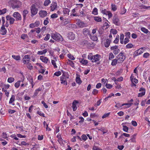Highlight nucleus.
Masks as SVG:
<instances>
[{"label": "nucleus", "instance_id": "obj_55", "mask_svg": "<svg viewBox=\"0 0 150 150\" xmlns=\"http://www.w3.org/2000/svg\"><path fill=\"white\" fill-rule=\"evenodd\" d=\"M120 51V50L117 48L115 50H114V51H113V53L115 55H116Z\"/></svg>", "mask_w": 150, "mask_h": 150}, {"label": "nucleus", "instance_id": "obj_36", "mask_svg": "<svg viewBox=\"0 0 150 150\" xmlns=\"http://www.w3.org/2000/svg\"><path fill=\"white\" fill-rule=\"evenodd\" d=\"M80 62L83 64L86 65L88 63V61L83 59L80 61Z\"/></svg>", "mask_w": 150, "mask_h": 150}, {"label": "nucleus", "instance_id": "obj_64", "mask_svg": "<svg viewBox=\"0 0 150 150\" xmlns=\"http://www.w3.org/2000/svg\"><path fill=\"white\" fill-rule=\"evenodd\" d=\"M93 150H102V149H100V148L98 147L94 146L93 148Z\"/></svg>", "mask_w": 150, "mask_h": 150}, {"label": "nucleus", "instance_id": "obj_15", "mask_svg": "<svg viewBox=\"0 0 150 150\" xmlns=\"http://www.w3.org/2000/svg\"><path fill=\"white\" fill-rule=\"evenodd\" d=\"M67 78L64 76H61V83H63L64 85H67Z\"/></svg>", "mask_w": 150, "mask_h": 150}, {"label": "nucleus", "instance_id": "obj_30", "mask_svg": "<svg viewBox=\"0 0 150 150\" xmlns=\"http://www.w3.org/2000/svg\"><path fill=\"white\" fill-rule=\"evenodd\" d=\"M124 123H123L122 124V125L123 130L124 131L126 132H128L129 128L126 126L124 125Z\"/></svg>", "mask_w": 150, "mask_h": 150}, {"label": "nucleus", "instance_id": "obj_22", "mask_svg": "<svg viewBox=\"0 0 150 150\" xmlns=\"http://www.w3.org/2000/svg\"><path fill=\"white\" fill-rule=\"evenodd\" d=\"M6 30L5 27L4 25H2L1 27V32H2V35H5L6 33Z\"/></svg>", "mask_w": 150, "mask_h": 150}, {"label": "nucleus", "instance_id": "obj_16", "mask_svg": "<svg viewBox=\"0 0 150 150\" xmlns=\"http://www.w3.org/2000/svg\"><path fill=\"white\" fill-rule=\"evenodd\" d=\"M111 41V39H107L105 40L104 45L106 47H108L110 45Z\"/></svg>", "mask_w": 150, "mask_h": 150}, {"label": "nucleus", "instance_id": "obj_63", "mask_svg": "<svg viewBox=\"0 0 150 150\" xmlns=\"http://www.w3.org/2000/svg\"><path fill=\"white\" fill-rule=\"evenodd\" d=\"M105 86L107 88L109 89H110L112 87V85L110 84L106 83V84L105 85Z\"/></svg>", "mask_w": 150, "mask_h": 150}, {"label": "nucleus", "instance_id": "obj_60", "mask_svg": "<svg viewBox=\"0 0 150 150\" xmlns=\"http://www.w3.org/2000/svg\"><path fill=\"white\" fill-rule=\"evenodd\" d=\"M68 57L71 60H74L75 59V58L71 54H69L68 55Z\"/></svg>", "mask_w": 150, "mask_h": 150}, {"label": "nucleus", "instance_id": "obj_39", "mask_svg": "<svg viewBox=\"0 0 150 150\" xmlns=\"http://www.w3.org/2000/svg\"><path fill=\"white\" fill-rule=\"evenodd\" d=\"M98 9L96 8H94L92 11V13L94 15H97L98 14Z\"/></svg>", "mask_w": 150, "mask_h": 150}, {"label": "nucleus", "instance_id": "obj_33", "mask_svg": "<svg viewBox=\"0 0 150 150\" xmlns=\"http://www.w3.org/2000/svg\"><path fill=\"white\" fill-rule=\"evenodd\" d=\"M54 59H55V60H52L51 62L52 64L53 65L54 67L55 68H56L57 67V66L56 65L55 61H57V60L56 57H54Z\"/></svg>", "mask_w": 150, "mask_h": 150}, {"label": "nucleus", "instance_id": "obj_49", "mask_svg": "<svg viewBox=\"0 0 150 150\" xmlns=\"http://www.w3.org/2000/svg\"><path fill=\"white\" fill-rule=\"evenodd\" d=\"M110 32L111 33H112L113 34H116L117 33V30L114 29H111Z\"/></svg>", "mask_w": 150, "mask_h": 150}, {"label": "nucleus", "instance_id": "obj_29", "mask_svg": "<svg viewBox=\"0 0 150 150\" xmlns=\"http://www.w3.org/2000/svg\"><path fill=\"white\" fill-rule=\"evenodd\" d=\"M12 57L13 59L17 61L20 60L21 59V57L19 55H12Z\"/></svg>", "mask_w": 150, "mask_h": 150}, {"label": "nucleus", "instance_id": "obj_17", "mask_svg": "<svg viewBox=\"0 0 150 150\" xmlns=\"http://www.w3.org/2000/svg\"><path fill=\"white\" fill-rule=\"evenodd\" d=\"M57 7V4L55 2L52 3L50 6L51 10V11H53L55 10Z\"/></svg>", "mask_w": 150, "mask_h": 150}, {"label": "nucleus", "instance_id": "obj_5", "mask_svg": "<svg viewBox=\"0 0 150 150\" xmlns=\"http://www.w3.org/2000/svg\"><path fill=\"white\" fill-rule=\"evenodd\" d=\"M31 13V16H33L36 14L38 13V8L36 7L35 6L34 4H33L30 7V8Z\"/></svg>", "mask_w": 150, "mask_h": 150}, {"label": "nucleus", "instance_id": "obj_58", "mask_svg": "<svg viewBox=\"0 0 150 150\" xmlns=\"http://www.w3.org/2000/svg\"><path fill=\"white\" fill-rule=\"evenodd\" d=\"M122 106H123V105H122V104H121L120 103H118L116 104L115 105V107L119 108H121Z\"/></svg>", "mask_w": 150, "mask_h": 150}, {"label": "nucleus", "instance_id": "obj_59", "mask_svg": "<svg viewBox=\"0 0 150 150\" xmlns=\"http://www.w3.org/2000/svg\"><path fill=\"white\" fill-rule=\"evenodd\" d=\"M125 36L126 38H129L130 37V33L129 32H126L125 33Z\"/></svg>", "mask_w": 150, "mask_h": 150}, {"label": "nucleus", "instance_id": "obj_7", "mask_svg": "<svg viewBox=\"0 0 150 150\" xmlns=\"http://www.w3.org/2000/svg\"><path fill=\"white\" fill-rule=\"evenodd\" d=\"M13 16L16 18V21H20L21 20V15L18 12H15L13 13Z\"/></svg>", "mask_w": 150, "mask_h": 150}, {"label": "nucleus", "instance_id": "obj_54", "mask_svg": "<svg viewBox=\"0 0 150 150\" xmlns=\"http://www.w3.org/2000/svg\"><path fill=\"white\" fill-rule=\"evenodd\" d=\"M62 76H64L67 78V79L69 78V75L68 74V73L67 72H64L63 74V75Z\"/></svg>", "mask_w": 150, "mask_h": 150}, {"label": "nucleus", "instance_id": "obj_43", "mask_svg": "<svg viewBox=\"0 0 150 150\" xmlns=\"http://www.w3.org/2000/svg\"><path fill=\"white\" fill-rule=\"evenodd\" d=\"M109 11H107L105 9L101 10V12L102 13L106 15H107V14Z\"/></svg>", "mask_w": 150, "mask_h": 150}, {"label": "nucleus", "instance_id": "obj_41", "mask_svg": "<svg viewBox=\"0 0 150 150\" xmlns=\"http://www.w3.org/2000/svg\"><path fill=\"white\" fill-rule=\"evenodd\" d=\"M132 104V103H123L122 104V105H126L127 106L125 107V108H127L130 107Z\"/></svg>", "mask_w": 150, "mask_h": 150}, {"label": "nucleus", "instance_id": "obj_42", "mask_svg": "<svg viewBox=\"0 0 150 150\" xmlns=\"http://www.w3.org/2000/svg\"><path fill=\"white\" fill-rule=\"evenodd\" d=\"M119 35L116 36L115 39L113 41V42L115 44H117L119 41Z\"/></svg>", "mask_w": 150, "mask_h": 150}, {"label": "nucleus", "instance_id": "obj_11", "mask_svg": "<svg viewBox=\"0 0 150 150\" xmlns=\"http://www.w3.org/2000/svg\"><path fill=\"white\" fill-rule=\"evenodd\" d=\"M67 37L70 40H74L75 38V34L72 32H69L67 34Z\"/></svg>", "mask_w": 150, "mask_h": 150}, {"label": "nucleus", "instance_id": "obj_1", "mask_svg": "<svg viewBox=\"0 0 150 150\" xmlns=\"http://www.w3.org/2000/svg\"><path fill=\"white\" fill-rule=\"evenodd\" d=\"M51 36L53 39L57 41L62 42L63 40V39L62 36L58 33H52Z\"/></svg>", "mask_w": 150, "mask_h": 150}, {"label": "nucleus", "instance_id": "obj_51", "mask_svg": "<svg viewBox=\"0 0 150 150\" xmlns=\"http://www.w3.org/2000/svg\"><path fill=\"white\" fill-rule=\"evenodd\" d=\"M28 36L27 35L25 34H22L21 36V38L23 40H24L26 38H28Z\"/></svg>", "mask_w": 150, "mask_h": 150}, {"label": "nucleus", "instance_id": "obj_53", "mask_svg": "<svg viewBox=\"0 0 150 150\" xmlns=\"http://www.w3.org/2000/svg\"><path fill=\"white\" fill-rule=\"evenodd\" d=\"M9 23L10 24H12L15 21V19L11 17L9 19Z\"/></svg>", "mask_w": 150, "mask_h": 150}, {"label": "nucleus", "instance_id": "obj_31", "mask_svg": "<svg viewBox=\"0 0 150 150\" xmlns=\"http://www.w3.org/2000/svg\"><path fill=\"white\" fill-rule=\"evenodd\" d=\"M124 35L123 34H121L120 36V43L121 44H123L124 42Z\"/></svg>", "mask_w": 150, "mask_h": 150}, {"label": "nucleus", "instance_id": "obj_61", "mask_svg": "<svg viewBox=\"0 0 150 150\" xmlns=\"http://www.w3.org/2000/svg\"><path fill=\"white\" fill-rule=\"evenodd\" d=\"M76 81L77 83H79V84H80L81 82L80 79L79 77L76 78Z\"/></svg>", "mask_w": 150, "mask_h": 150}, {"label": "nucleus", "instance_id": "obj_12", "mask_svg": "<svg viewBox=\"0 0 150 150\" xmlns=\"http://www.w3.org/2000/svg\"><path fill=\"white\" fill-rule=\"evenodd\" d=\"M139 91L141 92L138 94V97H142L145 94V89L144 88H140Z\"/></svg>", "mask_w": 150, "mask_h": 150}, {"label": "nucleus", "instance_id": "obj_26", "mask_svg": "<svg viewBox=\"0 0 150 150\" xmlns=\"http://www.w3.org/2000/svg\"><path fill=\"white\" fill-rule=\"evenodd\" d=\"M67 64L70 65L73 68L74 67V63L72 61L68 59V61L67 62Z\"/></svg>", "mask_w": 150, "mask_h": 150}, {"label": "nucleus", "instance_id": "obj_21", "mask_svg": "<svg viewBox=\"0 0 150 150\" xmlns=\"http://www.w3.org/2000/svg\"><path fill=\"white\" fill-rule=\"evenodd\" d=\"M70 20L68 19H65L62 21L61 23L63 25H65L69 23Z\"/></svg>", "mask_w": 150, "mask_h": 150}, {"label": "nucleus", "instance_id": "obj_45", "mask_svg": "<svg viewBox=\"0 0 150 150\" xmlns=\"http://www.w3.org/2000/svg\"><path fill=\"white\" fill-rule=\"evenodd\" d=\"M21 81H18L16 83H15L14 84V86L16 88H18L19 87Z\"/></svg>", "mask_w": 150, "mask_h": 150}, {"label": "nucleus", "instance_id": "obj_50", "mask_svg": "<svg viewBox=\"0 0 150 150\" xmlns=\"http://www.w3.org/2000/svg\"><path fill=\"white\" fill-rule=\"evenodd\" d=\"M50 35L49 34H47L46 36L44 38V40L45 41H47L49 40L50 38Z\"/></svg>", "mask_w": 150, "mask_h": 150}, {"label": "nucleus", "instance_id": "obj_3", "mask_svg": "<svg viewBox=\"0 0 150 150\" xmlns=\"http://www.w3.org/2000/svg\"><path fill=\"white\" fill-rule=\"evenodd\" d=\"M22 3L19 1L14 0V3L12 5V7L13 9L19 8L21 6Z\"/></svg>", "mask_w": 150, "mask_h": 150}, {"label": "nucleus", "instance_id": "obj_9", "mask_svg": "<svg viewBox=\"0 0 150 150\" xmlns=\"http://www.w3.org/2000/svg\"><path fill=\"white\" fill-rule=\"evenodd\" d=\"M40 24L39 21H36L34 23L30 24L29 25V27L31 28H33L35 27H37L39 26Z\"/></svg>", "mask_w": 150, "mask_h": 150}, {"label": "nucleus", "instance_id": "obj_6", "mask_svg": "<svg viewBox=\"0 0 150 150\" xmlns=\"http://www.w3.org/2000/svg\"><path fill=\"white\" fill-rule=\"evenodd\" d=\"M112 21L113 23L116 25L120 26V20L118 17L116 16H113L112 19Z\"/></svg>", "mask_w": 150, "mask_h": 150}, {"label": "nucleus", "instance_id": "obj_28", "mask_svg": "<svg viewBox=\"0 0 150 150\" xmlns=\"http://www.w3.org/2000/svg\"><path fill=\"white\" fill-rule=\"evenodd\" d=\"M28 12L27 10H24L23 12V15L24 19H25L26 15L28 13Z\"/></svg>", "mask_w": 150, "mask_h": 150}, {"label": "nucleus", "instance_id": "obj_62", "mask_svg": "<svg viewBox=\"0 0 150 150\" xmlns=\"http://www.w3.org/2000/svg\"><path fill=\"white\" fill-rule=\"evenodd\" d=\"M118 47V46L115 45V46H111L110 47V49L112 50H113V51H114V50H115Z\"/></svg>", "mask_w": 150, "mask_h": 150}, {"label": "nucleus", "instance_id": "obj_52", "mask_svg": "<svg viewBox=\"0 0 150 150\" xmlns=\"http://www.w3.org/2000/svg\"><path fill=\"white\" fill-rule=\"evenodd\" d=\"M133 46V45L131 43H129L127 44L126 46V48H131Z\"/></svg>", "mask_w": 150, "mask_h": 150}, {"label": "nucleus", "instance_id": "obj_46", "mask_svg": "<svg viewBox=\"0 0 150 150\" xmlns=\"http://www.w3.org/2000/svg\"><path fill=\"white\" fill-rule=\"evenodd\" d=\"M93 57V55H92V53H90L89 54L88 56V59L90 60H92Z\"/></svg>", "mask_w": 150, "mask_h": 150}, {"label": "nucleus", "instance_id": "obj_18", "mask_svg": "<svg viewBox=\"0 0 150 150\" xmlns=\"http://www.w3.org/2000/svg\"><path fill=\"white\" fill-rule=\"evenodd\" d=\"M130 78L132 83H137L138 82V80L137 79L134 78L133 74H131Z\"/></svg>", "mask_w": 150, "mask_h": 150}, {"label": "nucleus", "instance_id": "obj_57", "mask_svg": "<svg viewBox=\"0 0 150 150\" xmlns=\"http://www.w3.org/2000/svg\"><path fill=\"white\" fill-rule=\"evenodd\" d=\"M6 12V10L5 8H4L2 10H0V15L4 14Z\"/></svg>", "mask_w": 150, "mask_h": 150}, {"label": "nucleus", "instance_id": "obj_10", "mask_svg": "<svg viewBox=\"0 0 150 150\" xmlns=\"http://www.w3.org/2000/svg\"><path fill=\"white\" fill-rule=\"evenodd\" d=\"M76 23L78 26L80 28H83L86 26L85 24L79 19H78Z\"/></svg>", "mask_w": 150, "mask_h": 150}, {"label": "nucleus", "instance_id": "obj_23", "mask_svg": "<svg viewBox=\"0 0 150 150\" xmlns=\"http://www.w3.org/2000/svg\"><path fill=\"white\" fill-rule=\"evenodd\" d=\"M139 7L141 9H148L150 8V6H146L142 4H140L139 5Z\"/></svg>", "mask_w": 150, "mask_h": 150}, {"label": "nucleus", "instance_id": "obj_4", "mask_svg": "<svg viewBox=\"0 0 150 150\" xmlns=\"http://www.w3.org/2000/svg\"><path fill=\"white\" fill-rule=\"evenodd\" d=\"M100 59V55L97 54L95 55H93V59L92 62H96L97 64H99L100 62H98Z\"/></svg>", "mask_w": 150, "mask_h": 150}, {"label": "nucleus", "instance_id": "obj_25", "mask_svg": "<svg viewBox=\"0 0 150 150\" xmlns=\"http://www.w3.org/2000/svg\"><path fill=\"white\" fill-rule=\"evenodd\" d=\"M117 63H119L117 59H115L112 60L111 64L112 66H114L116 65Z\"/></svg>", "mask_w": 150, "mask_h": 150}, {"label": "nucleus", "instance_id": "obj_8", "mask_svg": "<svg viewBox=\"0 0 150 150\" xmlns=\"http://www.w3.org/2000/svg\"><path fill=\"white\" fill-rule=\"evenodd\" d=\"M30 60V58L28 55L25 56L23 59V62L24 64H28Z\"/></svg>", "mask_w": 150, "mask_h": 150}, {"label": "nucleus", "instance_id": "obj_40", "mask_svg": "<svg viewBox=\"0 0 150 150\" xmlns=\"http://www.w3.org/2000/svg\"><path fill=\"white\" fill-rule=\"evenodd\" d=\"M114 56L112 53L110 52L109 53V60H111L114 58Z\"/></svg>", "mask_w": 150, "mask_h": 150}, {"label": "nucleus", "instance_id": "obj_2", "mask_svg": "<svg viewBox=\"0 0 150 150\" xmlns=\"http://www.w3.org/2000/svg\"><path fill=\"white\" fill-rule=\"evenodd\" d=\"M124 53L121 52L117 56V58L118 60V63H122L125 59V57L124 56Z\"/></svg>", "mask_w": 150, "mask_h": 150}, {"label": "nucleus", "instance_id": "obj_44", "mask_svg": "<svg viewBox=\"0 0 150 150\" xmlns=\"http://www.w3.org/2000/svg\"><path fill=\"white\" fill-rule=\"evenodd\" d=\"M117 9V8L116 6L113 4H111V9L112 10L114 11H115Z\"/></svg>", "mask_w": 150, "mask_h": 150}, {"label": "nucleus", "instance_id": "obj_34", "mask_svg": "<svg viewBox=\"0 0 150 150\" xmlns=\"http://www.w3.org/2000/svg\"><path fill=\"white\" fill-rule=\"evenodd\" d=\"M83 33L85 35H87L89 34V31L87 28H84L83 30Z\"/></svg>", "mask_w": 150, "mask_h": 150}, {"label": "nucleus", "instance_id": "obj_14", "mask_svg": "<svg viewBox=\"0 0 150 150\" xmlns=\"http://www.w3.org/2000/svg\"><path fill=\"white\" fill-rule=\"evenodd\" d=\"M79 102L77 100H74L72 103V108H73V111H75L77 109V107L76 106V105Z\"/></svg>", "mask_w": 150, "mask_h": 150}, {"label": "nucleus", "instance_id": "obj_38", "mask_svg": "<svg viewBox=\"0 0 150 150\" xmlns=\"http://www.w3.org/2000/svg\"><path fill=\"white\" fill-rule=\"evenodd\" d=\"M70 11L69 9L66 8L64 9L63 11V13L64 14H69V12Z\"/></svg>", "mask_w": 150, "mask_h": 150}, {"label": "nucleus", "instance_id": "obj_19", "mask_svg": "<svg viewBox=\"0 0 150 150\" xmlns=\"http://www.w3.org/2000/svg\"><path fill=\"white\" fill-rule=\"evenodd\" d=\"M93 19L96 21L97 22H100L102 21L101 18L99 16L94 17Z\"/></svg>", "mask_w": 150, "mask_h": 150}, {"label": "nucleus", "instance_id": "obj_56", "mask_svg": "<svg viewBox=\"0 0 150 150\" xmlns=\"http://www.w3.org/2000/svg\"><path fill=\"white\" fill-rule=\"evenodd\" d=\"M49 23V18H46V19H45L44 21V25H46Z\"/></svg>", "mask_w": 150, "mask_h": 150}, {"label": "nucleus", "instance_id": "obj_48", "mask_svg": "<svg viewBox=\"0 0 150 150\" xmlns=\"http://www.w3.org/2000/svg\"><path fill=\"white\" fill-rule=\"evenodd\" d=\"M14 81V79L13 77L8 78V82L9 83H11L13 82Z\"/></svg>", "mask_w": 150, "mask_h": 150}, {"label": "nucleus", "instance_id": "obj_35", "mask_svg": "<svg viewBox=\"0 0 150 150\" xmlns=\"http://www.w3.org/2000/svg\"><path fill=\"white\" fill-rule=\"evenodd\" d=\"M141 30L142 32L146 34H147L149 32L148 30L144 27L141 28Z\"/></svg>", "mask_w": 150, "mask_h": 150}, {"label": "nucleus", "instance_id": "obj_32", "mask_svg": "<svg viewBox=\"0 0 150 150\" xmlns=\"http://www.w3.org/2000/svg\"><path fill=\"white\" fill-rule=\"evenodd\" d=\"M15 96L14 95H13L11 96L9 101V104L12 103L15 100Z\"/></svg>", "mask_w": 150, "mask_h": 150}, {"label": "nucleus", "instance_id": "obj_37", "mask_svg": "<svg viewBox=\"0 0 150 150\" xmlns=\"http://www.w3.org/2000/svg\"><path fill=\"white\" fill-rule=\"evenodd\" d=\"M51 3V1L50 0H46L45 1L44 3V5L46 6H48Z\"/></svg>", "mask_w": 150, "mask_h": 150}, {"label": "nucleus", "instance_id": "obj_20", "mask_svg": "<svg viewBox=\"0 0 150 150\" xmlns=\"http://www.w3.org/2000/svg\"><path fill=\"white\" fill-rule=\"evenodd\" d=\"M40 60L43 62L47 63L48 61V59L46 57L41 56L40 57Z\"/></svg>", "mask_w": 150, "mask_h": 150}, {"label": "nucleus", "instance_id": "obj_47", "mask_svg": "<svg viewBox=\"0 0 150 150\" xmlns=\"http://www.w3.org/2000/svg\"><path fill=\"white\" fill-rule=\"evenodd\" d=\"M68 27L70 28H76V25L74 24H69L68 25Z\"/></svg>", "mask_w": 150, "mask_h": 150}, {"label": "nucleus", "instance_id": "obj_24", "mask_svg": "<svg viewBox=\"0 0 150 150\" xmlns=\"http://www.w3.org/2000/svg\"><path fill=\"white\" fill-rule=\"evenodd\" d=\"M137 134H134L133 135H132L131 137V139H130V140L131 141V142H136V141L135 140V137L137 135Z\"/></svg>", "mask_w": 150, "mask_h": 150}, {"label": "nucleus", "instance_id": "obj_13", "mask_svg": "<svg viewBox=\"0 0 150 150\" xmlns=\"http://www.w3.org/2000/svg\"><path fill=\"white\" fill-rule=\"evenodd\" d=\"M47 11L44 10H41L39 13L40 16L42 18L45 17L47 15Z\"/></svg>", "mask_w": 150, "mask_h": 150}, {"label": "nucleus", "instance_id": "obj_27", "mask_svg": "<svg viewBox=\"0 0 150 150\" xmlns=\"http://www.w3.org/2000/svg\"><path fill=\"white\" fill-rule=\"evenodd\" d=\"M90 38L93 40L96 41L98 40L97 37L95 35H92L91 34L90 35Z\"/></svg>", "mask_w": 150, "mask_h": 150}]
</instances>
